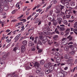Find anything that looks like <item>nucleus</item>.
Here are the masks:
<instances>
[{
	"instance_id": "nucleus-39",
	"label": "nucleus",
	"mask_w": 77,
	"mask_h": 77,
	"mask_svg": "<svg viewBox=\"0 0 77 77\" xmlns=\"http://www.w3.org/2000/svg\"><path fill=\"white\" fill-rule=\"evenodd\" d=\"M17 11V10H14L12 12L11 14H15L16 13V12Z\"/></svg>"
},
{
	"instance_id": "nucleus-6",
	"label": "nucleus",
	"mask_w": 77,
	"mask_h": 77,
	"mask_svg": "<svg viewBox=\"0 0 77 77\" xmlns=\"http://www.w3.org/2000/svg\"><path fill=\"white\" fill-rule=\"evenodd\" d=\"M26 50V47L24 45H22L21 47V51L22 53H23Z\"/></svg>"
},
{
	"instance_id": "nucleus-24",
	"label": "nucleus",
	"mask_w": 77,
	"mask_h": 77,
	"mask_svg": "<svg viewBox=\"0 0 77 77\" xmlns=\"http://www.w3.org/2000/svg\"><path fill=\"white\" fill-rule=\"evenodd\" d=\"M37 50H38V53H41L42 51V50L41 49H39V48H38L37 47Z\"/></svg>"
},
{
	"instance_id": "nucleus-15",
	"label": "nucleus",
	"mask_w": 77,
	"mask_h": 77,
	"mask_svg": "<svg viewBox=\"0 0 77 77\" xmlns=\"http://www.w3.org/2000/svg\"><path fill=\"white\" fill-rule=\"evenodd\" d=\"M4 9L5 11L8 10V6H5L4 7Z\"/></svg>"
},
{
	"instance_id": "nucleus-26",
	"label": "nucleus",
	"mask_w": 77,
	"mask_h": 77,
	"mask_svg": "<svg viewBox=\"0 0 77 77\" xmlns=\"http://www.w3.org/2000/svg\"><path fill=\"white\" fill-rule=\"evenodd\" d=\"M60 12L62 13V10L61 9H58L57 10V11H56V13L57 14H59Z\"/></svg>"
},
{
	"instance_id": "nucleus-10",
	"label": "nucleus",
	"mask_w": 77,
	"mask_h": 77,
	"mask_svg": "<svg viewBox=\"0 0 77 77\" xmlns=\"http://www.w3.org/2000/svg\"><path fill=\"white\" fill-rule=\"evenodd\" d=\"M62 20V19L61 17H59L57 18V20H58V22L60 24H61Z\"/></svg>"
},
{
	"instance_id": "nucleus-21",
	"label": "nucleus",
	"mask_w": 77,
	"mask_h": 77,
	"mask_svg": "<svg viewBox=\"0 0 77 77\" xmlns=\"http://www.w3.org/2000/svg\"><path fill=\"white\" fill-rule=\"evenodd\" d=\"M67 21L66 20H64L63 21V23H64V24H65V25H67L68 24Z\"/></svg>"
},
{
	"instance_id": "nucleus-8",
	"label": "nucleus",
	"mask_w": 77,
	"mask_h": 77,
	"mask_svg": "<svg viewBox=\"0 0 77 77\" xmlns=\"http://www.w3.org/2000/svg\"><path fill=\"white\" fill-rule=\"evenodd\" d=\"M60 58L59 57H58L56 58V63H58L60 62Z\"/></svg>"
},
{
	"instance_id": "nucleus-30",
	"label": "nucleus",
	"mask_w": 77,
	"mask_h": 77,
	"mask_svg": "<svg viewBox=\"0 0 77 77\" xmlns=\"http://www.w3.org/2000/svg\"><path fill=\"white\" fill-rule=\"evenodd\" d=\"M71 35H69V36L67 37V38H69V41H71L73 37L72 36L71 37Z\"/></svg>"
},
{
	"instance_id": "nucleus-3",
	"label": "nucleus",
	"mask_w": 77,
	"mask_h": 77,
	"mask_svg": "<svg viewBox=\"0 0 77 77\" xmlns=\"http://www.w3.org/2000/svg\"><path fill=\"white\" fill-rule=\"evenodd\" d=\"M59 48H53L52 50V51L51 53V54H55V53H56V51H59Z\"/></svg>"
},
{
	"instance_id": "nucleus-25",
	"label": "nucleus",
	"mask_w": 77,
	"mask_h": 77,
	"mask_svg": "<svg viewBox=\"0 0 77 77\" xmlns=\"http://www.w3.org/2000/svg\"><path fill=\"white\" fill-rule=\"evenodd\" d=\"M50 70L49 69H47L45 70V72L47 74H48L50 73Z\"/></svg>"
},
{
	"instance_id": "nucleus-16",
	"label": "nucleus",
	"mask_w": 77,
	"mask_h": 77,
	"mask_svg": "<svg viewBox=\"0 0 77 77\" xmlns=\"http://www.w3.org/2000/svg\"><path fill=\"white\" fill-rule=\"evenodd\" d=\"M25 68L26 70H28V69H32V67L28 66L25 67Z\"/></svg>"
},
{
	"instance_id": "nucleus-17",
	"label": "nucleus",
	"mask_w": 77,
	"mask_h": 77,
	"mask_svg": "<svg viewBox=\"0 0 77 77\" xmlns=\"http://www.w3.org/2000/svg\"><path fill=\"white\" fill-rule=\"evenodd\" d=\"M41 45L42 46V42L39 40H38V41L37 45Z\"/></svg>"
},
{
	"instance_id": "nucleus-7",
	"label": "nucleus",
	"mask_w": 77,
	"mask_h": 77,
	"mask_svg": "<svg viewBox=\"0 0 77 77\" xmlns=\"http://www.w3.org/2000/svg\"><path fill=\"white\" fill-rule=\"evenodd\" d=\"M51 66V63L50 62H49L48 63H47V64H45V66L46 67V68H48L50 66Z\"/></svg>"
},
{
	"instance_id": "nucleus-34",
	"label": "nucleus",
	"mask_w": 77,
	"mask_h": 77,
	"mask_svg": "<svg viewBox=\"0 0 77 77\" xmlns=\"http://www.w3.org/2000/svg\"><path fill=\"white\" fill-rule=\"evenodd\" d=\"M71 5L72 6H75V2H72L71 3Z\"/></svg>"
},
{
	"instance_id": "nucleus-42",
	"label": "nucleus",
	"mask_w": 77,
	"mask_h": 77,
	"mask_svg": "<svg viewBox=\"0 0 77 77\" xmlns=\"http://www.w3.org/2000/svg\"><path fill=\"white\" fill-rule=\"evenodd\" d=\"M49 70L51 71L53 70V68L52 67V66H51L49 67Z\"/></svg>"
},
{
	"instance_id": "nucleus-29",
	"label": "nucleus",
	"mask_w": 77,
	"mask_h": 77,
	"mask_svg": "<svg viewBox=\"0 0 77 77\" xmlns=\"http://www.w3.org/2000/svg\"><path fill=\"white\" fill-rule=\"evenodd\" d=\"M65 30V28L63 27H61L60 28V31H63Z\"/></svg>"
},
{
	"instance_id": "nucleus-27",
	"label": "nucleus",
	"mask_w": 77,
	"mask_h": 77,
	"mask_svg": "<svg viewBox=\"0 0 77 77\" xmlns=\"http://www.w3.org/2000/svg\"><path fill=\"white\" fill-rule=\"evenodd\" d=\"M66 0H60V2L61 3H62L63 5H65V3Z\"/></svg>"
},
{
	"instance_id": "nucleus-56",
	"label": "nucleus",
	"mask_w": 77,
	"mask_h": 77,
	"mask_svg": "<svg viewBox=\"0 0 77 77\" xmlns=\"http://www.w3.org/2000/svg\"><path fill=\"white\" fill-rule=\"evenodd\" d=\"M62 15H63L62 14H57V17H61V16H62Z\"/></svg>"
},
{
	"instance_id": "nucleus-43",
	"label": "nucleus",
	"mask_w": 77,
	"mask_h": 77,
	"mask_svg": "<svg viewBox=\"0 0 77 77\" xmlns=\"http://www.w3.org/2000/svg\"><path fill=\"white\" fill-rule=\"evenodd\" d=\"M55 54V56H59V53L58 52H56Z\"/></svg>"
},
{
	"instance_id": "nucleus-58",
	"label": "nucleus",
	"mask_w": 77,
	"mask_h": 77,
	"mask_svg": "<svg viewBox=\"0 0 77 77\" xmlns=\"http://www.w3.org/2000/svg\"><path fill=\"white\" fill-rule=\"evenodd\" d=\"M25 38L24 37H22L20 39V41H22L23 40V39H25Z\"/></svg>"
},
{
	"instance_id": "nucleus-4",
	"label": "nucleus",
	"mask_w": 77,
	"mask_h": 77,
	"mask_svg": "<svg viewBox=\"0 0 77 77\" xmlns=\"http://www.w3.org/2000/svg\"><path fill=\"white\" fill-rule=\"evenodd\" d=\"M60 72L64 75H66L67 74V72L62 69H61L60 70Z\"/></svg>"
},
{
	"instance_id": "nucleus-49",
	"label": "nucleus",
	"mask_w": 77,
	"mask_h": 77,
	"mask_svg": "<svg viewBox=\"0 0 77 77\" xmlns=\"http://www.w3.org/2000/svg\"><path fill=\"white\" fill-rule=\"evenodd\" d=\"M0 54H1V55H2V54H5L6 53V52H2V51L0 52Z\"/></svg>"
},
{
	"instance_id": "nucleus-32",
	"label": "nucleus",
	"mask_w": 77,
	"mask_h": 77,
	"mask_svg": "<svg viewBox=\"0 0 77 77\" xmlns=\"http://www.w3.org/2000/svg\"><path fill=\"white\" fill-rule=\"evenodd\" d=\"M54 44H56V47H59V43H58V42H54Z\"/></svg>"
},
{
	"instance_id": "nucleus-59",
	"label": "nucleus",
	"mask_w": 77,
	"mask_h": 77,
	"mask_svg": "<svg viewBox=\"0 0 77 77\" xmlns=\"http://www.w3.org/2000/svg\"><path fill=\"white\" fill-rule=\"evenodd\" d=\"M74 21V20H69L68 21V22H69V23H72Z\"/></svg>"
},
{
	"instance_id": "nucleus-18",
	"label": "nucleus",
	"mask_w": 77,
	"mask_h": 77,
	"mask_svg": "<svg viewBox=\"0 0 77 77\" xmlns=\"http://www.w3.org/2000/svg\"><path fill=\"white\" fill-rule=\"evenodd\" d=\"M64 50H65V51H68L69 50V47H68V46H66L64 48Z\"/></svg>"
},
{
	"instance_id": "nucleus-50",
	"label": "nucleus",
	"mask_w": 77,
	"mask_h": 77,
	"mask_svg": "<svg viewBox=\"0 0 77 77\" xmlns=\"http://www.w3.org/2000/svg\"><path fill=\"white\" fill-rule=\"evenodd\" d=\"M51 8V5H50L46 8V9H50Z\"/></svg>"
},
{
	"instance_id": "nucleus-60",
	"label": "nucleus",
	"mask_w": 77,
	"mask_h": 77,
	"mask_svg": "<svg viewBox=\"0 0 77 77\" xmlns=\"http://www.w3.org/2000/svg\"><path fill=\"white\" fill-rule=\"evenodd\" d=\"M57 0H54L53 3L54 4H56L57 3Z\"/></svg>"
},
{
	"instance_id": "nucleus-14",
	"label": "nucleus",
	"mask_w": 77,
	"mask_h": 77,
	"mask_svg": "<svg viewBox=\"0 0 77 77\" xmlns=\"http://www.w3.org/2000/svg\"><path fill=\"white\" fill-rule=\"evenodd\" d=\"M40 21V19L37 18L34 20V23H38Z\"/></svg>"
},
{
	"instance_id": "nucleus-11",
	"label": "nucleus",
	"mask_w": 77,
	"mask_h": 77,
	"mask_svg": "<svg viewBox=\"0 0 77 77\" xmlns=\"http://www.w3.org/2000/svg\"><path fill=\"white\" fill-rule=\"evenodd\" d=\"M41 68H38L37 69L36 71V73L37 74H38L39 72H41Z\"/></svg>"
},
{
	"instance_id": "nucleus-63",
	"label": "nucleus",
	"mask_w": 77,
	"mask_h": 77,
	"mask_svg": "<svg viewBox=\"0 0 77 77\" xmlns=\"http://www.w3.org/2000/svg\"><path fill=\"white\" fill-rule=\"evenodd\" d=\"M10 30L9 29H8L6 30L5 32H6V33H8V32H10Z\"/></svg>"
},
{
	"instance_id": "nucleus-41",
	"label": "nucleus",
	"mask_w": 77,
	"mask_h": 77,
	"mask_svg": "<svg viewBox=\"0 0 77 77\" xmlns=\"http://www.w3.org/2000/svg\"><path fill=\"white\" fill-rule=\"evenodd\" d=\"M16 6L17 8H19V7H20V2H17L16 4Z\"/></svg>"
},
{
	"instance_id": "nucleus-44",
	"label": "nucleus",
	"mask_w": 77,
	"mask_h": 77,
	"mask_svg": "<svg viewBox=\"0 0 77 77\" xmlns=\"http://www.w3.org/2000/svg\"><path fill=\"white\" fill-rule=\"evenodd\" d=\"M73 12L75 15H76L77 14V11H76L75 10L73 11Z\"/></svg>"
},
{
	"instance_id": "nucleus-64",
	"label": "nucleus",
	"mask_w": 77,
	"mask_h": 77,
	"mask_svg": "<svg viewBox=\"0 0 77 77\" xmlns=\"http://www.w3.org/2000/svg\"><path fill=\"white\" fill-rule=\"evenodd\" d=\"M31 17H32V15H30L27 17V20H29Z\"/></svg>"
},
{
	"instance_id": "nucleus-57",
	"label": "nucleus",
	"mask_w": 77,
	"mask_h": 77,
	"mask_svg": "<svg viewBox=\"0 0 77 77\" xmlns=\"http://www.w3.org/2000/svg\"><path fill=\"white\" fill-rule=\"evenodd\" d=\"M23 16H24V15H23V14H22V15L18 17L17 19H19V18H22V17H23Z\"/></svg>"
},
{
	"instance_id": "nucleus-47",
	"label": "nucleus",
	"mask_w": 77,
	"mask_h": 77,
	"mask_svg": "<svg viewBox=\"0 0 77 77\" xmlns=\"http://www.w3.org/2000/svg\"><path fill=\"white\" fill-rule=\"evenodd\" d=\"M58 38V35H54L53 37V39H56V38Z\"/></svg>"
},
{
	"instance_id": "nucleus-36",
	"label": "nucleus",
	"mask_w": 77,
	"mask_h": 77,
	"mask_svg": "<svg viewBox=\"0 0 77 77\" xmlns=\"http://www.w3.org/2000/svg\"><path fill=\"white\" fill-rule=\"evenodd\" d=\"M18 37L17 36H16L14 38V39L15 40V42H17V41H18Z\"/></svg>"
},
{
	"instance_id": "nucleus-28",
	"label": "nucleus",
	"mask_w": 77,
	"mask_h": 77,
	"mask_svg": "<svg viewBox=\"0 0 77 77\" xmlns=\"http://www.w3.org/2000/svg\"><path fill=\"white\" fill-rule=\"evenodd\" d=\"M32 45H33V44H32V41H29V42L28 46H29V47H32Z\"/></svg>"
},
{
	"instance_id": "nucleus-23",
	"label": "nucleus",
	"mask_w": 77,
	"mask_h": 77,
	"mask_svg": "<svg viewBox=\"0 0 77 77\" xmlns=\"http://www.w3.org/2000/svg\"><path fill=\"white\" fill-rule=\"evenodd\" d=\"M0 63L2 65L3 64V59L2 58H0Z\"/></svg>"
},
{
	"instance_id": "nucleus-55",
	"label": "nucleus",
	"mask_w": 77,
	"mask_h": 77,
	"mask_svg": "<svg viewBox=\"0 0 77 77\" xmlns=\"http://www.w3.org/2000/svg\"><path fill=\"white\" fill-rule=\"evenodd\" d=\"M70 17H71V15H66V18H67V19L69 18H70Z\"/></svg>"
},
{
	"instance_id": "nucleus-33",
	"label": "nucleus",
	"mask_w": 77,
	"mask_h": 77,
	"mask_svg": "<svg viewBox=\"0 0 77 77\" xmlns=\"http://www.w3.org/2000/svg\"><path fill=\"white\" fill-rule=\"evenodd\" d=\"M73 62V60H72V59H69L67 61V62H68V63H69L70 62Z\"/></svg>"
},
{
	"instance_id": "nucleus-5",
	"label": "nucleus",
	"mask_w": 77,
	"mask_h": 77,
	"mask_svg": "<svg viewBox=\"0 0 77 77\" xmlns=\"http://www.w3.org/2000/svg\"><path fill=\"white\" fill-rule=\"evenodd\" d=\"M70 32V28H68L66 29V31H65L66 34L65 35L66 36H67L68 35L69 32Z\"/></svg>"
},
{
	"instance_id": "nucleus-9",
	"label": "nucleus",
	"mask_w": 77,
	"mask_h": 77,
	"mask_svg": "<svg viewBox=\"0 0 77 77\" xmlns=\"http://www.w3.org/2000/svg\"><path fill=\"white\" fill-rule=\"evenodd\" d=\"M65 58L66 59H68L70 58H72V57L71 56L69 55V54H67L66 55V56L65 57Z\"/></svg>"
},
{
	"instance_id": "nucleus-48",
	"label": "nucleus",
	"mask_w": 77,
	"mask_h": 77,
	"mask_svg": "<svg viewBox=\"0 0 77 77\" xmlns=\"http://www.w3.org/2000/svg\"><path fill=\"white\" fill-rule=\"evenodd\" d=\"M7 57H8V54H7L2 56L3 58H6Z\"/></svg>"
},
{
	"instance_id": "nucleus-54",
	"label": "nucleus",
	"mask_w": 77,
	"mask_h": 77,
	"mask_svg": "<svg viewBox=\"0 0 77 77\" xmlns=\"http://www.w3.org/2000/svg\"><path fill=\"white\" fill-rule=\"evenodd\" d=\"M5 3H6L7 4H8L9 3V0H5Z\"/></svg>"
},
{
	"instance_id": "nucleus-40",
	"label": "nucleus",
	"mask_w": 77,
	"mask_h": 77,
	"mask_svg": "<svg viewBox=\"0 0 77 77\" xmlns=\"http://www.w3.org/2000/svg\"><path fill=\"white\" fill-rule=\"evenodd\" d=\"M77 26V22H76L74 24L73 27H74V28H75Z\"/></svg>"
},
{
	"instance_id": "nucleus-53",
	"label": "nucleus",
	"mask_w": 77,
	"mask_h": 77,
	"mask_svg": "<svg viewBox=\"0 0 77 77\" xmlns=\"http://www.w3.org/2000/svg\"><path fill=\"white\" fill-rule=\"evenodd\" d=\"M45 29L48 30V31H50V28H49V26H47L45 28Z\"/></svg>"
},
{
	"instance_id": "nucleus-37",
	"label": "nucleus",
	"mask_w": 77,
	"mask_h": 77,
	"mask_svg": "<svg viewBox=\"0 0 77 77\" xmlns=\"http://www.w3.org/2000/svg\"><path fill=\"white\" fill-rule=\"evenodd\" d=\"M69 48H70L71 49H73V48H74V46H73V45H71L69 46Z\"/></svg>"
},
{
	"instance_id": "nucleus-45",
	"label": "nucleus",
	"mask_w": 77,
	"mask_h": 77,
	"mask_svg": "<svg viewBox=\"0 0 77 77\" xmlns=\"http://www.w3.org/2000/svg\"><path fill=\"white\" fill-rule=\"evenodd\" d=\"M19 31V29L16 30L15 31L13 32L14 35H15L16 33V32H18Z\"/></svg>"
},
{
	"instance_id": "nucleus-35",
	"label": "nucleus",
	"mask_w": 77,
	"mask_h": 77,
	"mask_svg": "<svg viewBox=\"0 0 77 77\" xmlns=\"http://www.w3.org/2000/svg\"><path fill=\"white\" fill-rule=\"evenodd\" d=\"M57 28H56L55 29L54 32L56 33H57V34H59L60 33L59 32V31L57 30Z\"/></svg>"
},
{
	"instance_id": "nucleus-51",
	"label": "nucleus",
	"mask_w": 77,
	"mask_h": 77,
	"mask_svg": "<svg viewBox=\"0 0 77 77\" xmlns=\"http://www.w3.org/2000/svg\"><path fill=\"white\" fill-rule=\"evenodd\" d=\"M72 50H74V51H77V48L76 47H73V48Z\"/></svg>"
},
{
	"instance_id": "nucleus-12",
	"label": "nucleus",
	"mask_w": 77,
	"mask_h": 77,
	"mask_svg": "<svg viewBox=\"0 0 77 77\" xmlns=\"http://www.w3.org/2000/svg\"><path fill=\"white\" fill-rule=\"evenodd\" d=\"M44 63H45V61H44V60H42L40 61V65H44Z\"/></svg>"
},
{
	"instance_id": "nucleus-38",
	"label": "nucleus",
	"mask_w": 77,
	"mask_h": 77,
	"mask_svg": "<svg viewBox=\"0 0 77 77\" xmlns=\"http://www.w3.org/2000/svg\"><path fill=\"white\" fill-rule=\"evenodd\" d=\"M36 50V47L35 46H33L31 48L32 51H35Z\"/></svg>"
},
{
	"instance_id": "nucleus-13",
	"label": "nucleus",
	"mask_w": 77,
	"mask_h": 77,
	"mask_svg": "<svg viewBox=\"0 0 77 77\" xmlns=\"http://www.w3.org/2000/svg\"><path fill=\"white\" fill-rule=\"evenodd\" d=\"M38 75L39 77H41V76H43V75H44V72H41L38 74Z\"/></svg>"
},
{
	"instance_id": "nucleus-62",
	"label": "nucleus",
	"mask_w": 77,
	"mask_h": 77,
	"mask_svg": "<svg viewBox=\"0 0 77 77\" xmlns=\"http://www.w3.org/2000/svg\"><path fill=\"white\" fill-rule=\"evenodd\" d=\"M44 32L45 33V34H46V35H48V32H47V31H44Z\"/></svg>"
},
{
	"instance_id": "nucleus-19",
	"label": "nucleus",
	"mask_w": 77,
	"mask_h": 77,
	"mask_svg": "<svg viewBox=\"0 0 77 77\" xmlns=\"http://www.w3.org/2000/svg\"><path fill=\"white\" fill-rule=\"evenodd\" d=\"M0 4H1V5L3 6L5 4L4 1L3 0H0Z\"/></svg>"
},
{
	"instance_id": "nucleus-52",
	"label": "nucleus",
	"mask_w": 77,
	"mask_h": 77,
	"mask_svg": "<svg viewBox=\"0 0 77 77\" xmlns=\"http://www.w3.org/2000/svg\"><path fill=\"white\" fill-rule=\"evenodd\" d=\"M17 19H13L11 21V22H12L13 23H14V22L15 21H17Z\"/></svg>"
},
{
	"instance_id": "nucleus-31",
	"label": "nucleus",
	"mask_w": 77,
	"mask_h": 77,
	"mask_svg": "<svg viewBox=\"0 0 77 77\" xmlns=\"http://www.w3.org/2000/svg\"><path fill=\"white\" fill-rule=\"evenodd\" d=\"M47 41V39H45L42 40V43H43V44H45V43Z\"/></svg>"
},
{
	"instance_id": "nucleus-1",
	"label": "nucleus",
	"mask_w": 77,
	"mask_h": 77,
	"mask_svg": "<svg viewBox=\"0 0 77 77\" xmlns=\"http://www.w3.org/2000/svg\"><path fill=\"white\" fill-rule=\"evenodd\" d=\"M32 65H34V67H35V68L38 69L40 68V64L38 62H36L35 63L32 62Z\"/></svg>"
},
{
	"instance_id": "nucleus-20",
	"label": "nucleus",
	"mask_w": 77,
	"mask_h": 77,
	"mask_svg": "<svg viewBox=\"0 0 77 77\" xmlns=\"http://www.w3.org/2000/svg\"><path fill=\"white\" fill-rule=\"evenodd\" d=\"M3 7L2 6V5L0 4V13H2L3 12Z\"/></svg>"
},
{
	"instance_id": "nucleus-22",
	"label": "nucleus",
	"mask_w": 77,
	"mask_h": 77,
	"mask_svg": "<svg viewBox=\"0 0 77 77\" xmlns=\"http://www.w3.org/2000/svg\"><path fill=\"white\" fill-rule=\"evenodd\" d=\"M22 43L24 45H27V41L26 40H24L23 41Z\"/></svg>"
},
{
	"instance_id": "nucleus-61",
	"label": "nucleus",
	"mask_w": 77,
	"mask_h": 77,
	"mask_svg": "<svg viewBox=\"0 0 77 77\" xmlns=\"http://www.w3.org/2000/svg\"><path fill=\"white\" fill-rule=\"evenodd\" d=\"M8 77H13L12 75L9 74L8 75Z\"/></svg>"
},
{
	"instance_id": "nucleus-2",
	"label": "nucleus",
	"mask_w": 77,
	"mask_h": 77,
	"mask_svg": "<svg viewBox=\"0 0 77 77\" xmlns=\"http://www.w3.org/2000/svg\"><path fill=\"white\" fill-rule=\"evenodd\" d=\"M67 39L66 38H63L62 39V45H66L68 43L67 41H66Z\"/></svg>"
},
{
	"instance_id": "nucleus-46",
	"label": "nucleus",
	"mask_w": 77,
	"mask_h": 77,
	"mask_svg": "<svg viewBox=\"0 0 77 77\" xmlns=\"http://www.w3.org/2000/svg\"><path fill=\"white\" fill-rule=\"evenodd\" d=\"M70 53L71 55H73L75 54V52L74 51H72L70 52Z\"/></svg>"
}]
</instances>
